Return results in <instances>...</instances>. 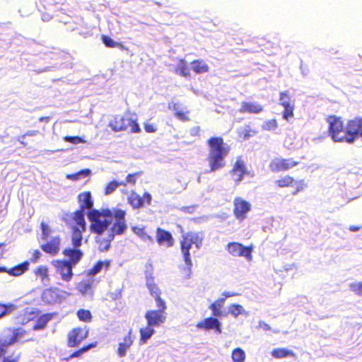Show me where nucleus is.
Returning <instances> with one entry per match:
<instances>
[{"instance_id":"nucleus-1","label":"nucleus","mask_w":362,"mask_h":362,"mask_svg":"<svg viewBox=\"0 0 362 362\" xmlns=\"http://www.w3.org/2000/svg\"><path fill=\"white\" fill-rule=\"evenodd\" d=\"M125 216L126 212L122 209L92 210L87 214L90 231L98 235L96 242L100 251H107L115 235L125 233L127 229Z\"/></svg>"},{"instance_id":"nucleus-2","label":"nucleus","mask_w":362,"mask_h":362,"mask_svg":"<svg viewBox=\"0 0 362 362\" xmlns=\"http://www.w3.org/2000/svg\"><path fill=\"white\" fill-rule=\"evenodd\" d=\"M207 144L209 145L207 161L210 170L206 173L216 172L226 165L225 158L229 153V148L221 137H212L208 140Z\"/></svg>"},{"instance_id":"nucleus-3","label":"nucleus","mask_w":362,"mask_h":362,"mask_svg":"<svg viewBox=\"0 0 362 362\" xmlns=\"http://www.w3.org/2000/svg\"><path fill=\"white\" fill-rule=\"evenodd\" d=\"M203 238L199 233L189 232L182 235L180 241L181 252L186 267L184 268V272L187 278H189L192 273V262L189 250L192 245H195L197 249H199L202 244Z\"/></svg>"},{"instance_id":"nucleus-4","label":"nucleus","mask_w":362,"mask_h":362,"mask_svg":"<svg viewBox=\"0 0 362 362\" xmlns=\"http://www.w3.org/2000/svg\"><path fill=\"white\" fill-rule=\"evenodd\" d=\"M109 127L114 132H121L129 129L132 133H139L141 129L136 123L135 115L127 113L124 116H116L109 122Z\"/></svg>"},{"instance_id":"nucleus-5","label":"nucleus","mask_w":362,"mask_h":362,"mask_svg":"<svg viewBox=\"0 0 362 362\" xmlns=\"http://www.w3.org/2000/svg\"><path fill=\"white\" fill-rule=\"evenodd\" d=\"M327 122L329 124V135L334 141L352 143L349 139L351 134H349L348 124L344 129L340 118L336 116H329Z\"/></svg>"},{"instance_id":"nucleus-6","label":"nucleus","mask_w":362,"mask_h":362,"mask_svg":"<svg viewBox=\"0 0 362 362\" xmlns=\"http://www.w3.org/2000/svg\"><path fill=\"white\" fill-rule=\"evenodd\" d=\"M24 331L21 329H8L0 335V356L5 353V348L21 339Z\"/></svg>"},{"instance_id":"nucleus-7","label":"nucleus","mask_w":362,"mask_h":362,"mask_svg":"<svg viewBox=\"0 0 362 362\" xmlns=\"http://www.w3.org/2000/svg\"><path fill=\"white\" fill-rule=\"evenodd\" d=\"M226 250L233 257H244L247 261L252 259V248L245 247L239 243H229L226 246Z\"/></svg>"},{"instance_id":"nucleus-8","label":"nucleus","mask_w":362,"mask_h":362,"mask_svg":"<svg viewBox=\"0 0 362 362\" xmlns=\"http://www.w3.org/2000/svg\"><path fill=\"white\" fill-rule=\"evenodd\" d=\"M280 104L284 108L283 112V118L286 121H289L293 117L294 102H291V98L288 91L281 92L279 98Z\"/></svg>"},{"instance_id":"nucleus-9","label":"nucleus","mask_w":362,"mask_h":362,"mask_svg":"<svg viewBox=\"0 0 362 362\" xmlns=\"http://www.w3.org/2000/svg\"><path fill=\"white\" fill-rule=\"evenodd\" d=\"M233 204L235 217L240 221L244 220L246 218V214L251 210V204L241 197L235 198Z\"/></svg>"},{"instance_id":"nucleus-10","label":"nucleus","mask_w":362,"mask_h":362,"mask_svg":"<svg viewBox=\"0 0 362 362\" xmlns=\"http://www.w3.org/2000/svg\"><path fill=\"white\" fill-rule=\"evenodd\" d=\"M88 331L86 327H77L73 329L68 335V346L69 347H75L88 337Z\"/></svg>"},{"instance_id":"nucleus-11","label":"nucleus","mask_w":362,"mask_h":362,"mask_svg":"<svg viewBox=\"0 0 362 362\" xmlns=\"http://www.w3.org/2000/svg\"><path fill=\"white\" fill-rule=\"evenodd\" d=\"M145 318L148 325L159 327L165 322L166 320V313L156 310H150L146 313Z\"/></svg>"},{"instance_id":"nucleus-12","label":"nucleus","mask_w":362,"mask_h":362,"mask_svg":"<svg viewBox=\"0 0 362 362\" xmlns=\"http://www.w3.org/2000/svg\"><path fill=\"white\" fill-rule=\"evenodd\" d=\"M73 266L71 263L67 261H58L56 262L57 273L61 276L63 281H71L73 276Z\"/></svg>"},{"instance_id":"nucleus-13","label":"nucleus","mask_w":362,"mask_h":362,"mask_svg":"<svg viewBox=\"0 0 362 362\" xmlns=\"http://www.w3.org/2000/svg\"><path fill=\"white\" fill-rule=\"evenodd\" d=\"M349 139L354 143L358 137L362 138V117H356L348 122Z\"/></svg>"},{"instance_id":"nucleus-14","label":"nucleus","mask_w":362,"mask_h":362,"mask_svg":"<svg viewBox=\"0 0 362 362\" xmlns=\"http://www.w3.org/2000/svg\"><path fill=\"white\" fill-rule=\"evenodd\" d=\"M247 173L245 162L240 158H238L230 171L233 179L237 184H239L242 181L243 176Z\"/></svg>"},{"instance_id":"nucleus-15","label":"nucleus","mask_w":362,"mask_h":362,"mask_svg":"<svg viewBox=\"0 0 362 362\" xmlns=\"http://www.w3.org/2000/svg\"><path fill=\"white\" fill-rule=\"evenodd\" d=\"M221 323L216 317H208L197 325L198 329L205 330L214 329L216 332L221 333Z\"/></svg>"},{"instance_id":"nucleus-16","label":"nucleus","mask_w":362,"mask_h":362,"mask_svg":"<svg viewBox=\"0 0 362 362\" xmlns=\"http://www.w3.org/2000/svg\"><path fill=\"white\" fill-rule=\"evenodd\" d=\"M60 239L58 236L53 237L45 244L41 245L42 250L52 255H57L59 251Z\"/></svg>"},{"instance_id":"nucleus-17","label":"nucleus","mask_w":362,"mask_h":362,"mask_svg":"<svg viewBox=\"0 0 362 362\" xmlns=\"http://www.w3.org/2000/svg\"><path fill=\"white\" fill-rule=\"evenodd\" d=\"M263 107L257 102H243L239 110L240 113L259 114Z\"/></svg>"},{"instance_id":"nucleus-18","label":"nucleus","mask_w":362,"mask_h":362,"mask_svg":"<svg viewBox=\"0 0 362 362\" xmlns=\"http://www.w3.org/2000/svg\"><path fill=\"white\" fill-rule=\"evenodd\" d=\"M156 238L159 245H165L168 247L173 245V238L172 235L161 228L157 229Z\"/></svg>"},{"instance_id":"nucleus-19","label":"nucleus","mask_w":362,"mask_h":362,"mask_svg":"<svg viewBox=\"0 0 362 362\" xmlns=\"http://www.w3.org/2000/svg\"><path fill=\"white\" fill-rule=\"evenodd\" d=\"M42 299L47 304H53L61 302L62 297L55 290L46 289L42 293Z\"/></svg>"},{"instance_id":"nucleus-20","label":"nucleus","mask_w":362,"mask_h":362,"mask_svg":"<svg viewBox=\"0 0 362 362\" xmlns=\"http://www.w3.org/2000/svg\"><path fill=\"white\" fill-rule=\"evenodd\" d=\"M169 109L172 110L175 112V116L182 121H186L188 118L186 116V114L188 112L186 110V108L178 103H175L174 100H172L168 105Z\"/></svg>"},{"instance_id":"nucleus-21","label":"nucleus","mask_w":362,"mask_h":362,"mask_svg":"<svg viewBox=\"0 0 362 362\" xmlns=\"http://www.w3.org/2000/svg\"><path fill=\"white\" fill-rule=\"evenodd\" d=\"M91 198V194L89 192L81 193L78 197V202L80 203V209L83 211L88 209L90 210L88 213L91 211L93 206V202Z\"/></svg>"},{"instance_id":"nucleus-22","label":"nucleus","mask_w":362,"mask_h":362,"mask_svg":"<svg viewBox=\"0 0 362 362\" xmlns=\"http://www.w3.org/2000/svg\"><path fill=\"white\" fill-rule=\"evenodd\" d=\"M132 343L133 339L131 337V332H129L128 335L123 339V341L119 344L117 351V355L121 358L125 356Z\"/></svg>"},{"instance_id":"nucleus-23","label":"nucleus","mask_w":362,"mask_h":362,"mask_svg":"<svg viewBox=\"0 0 362 362\" xmlns=\"http://www.w3.org/2000/svg\"><path fill=\"white\" fill-rule=\"evenodd\" d=\"M64 255L70 259L72 265L76 264L83 256V252L78 248H68L64 250Z\"/></svg>"},{"instance_id":"nucleus-24","label":"nucleus","mask_w":362,"mask_h":362,"mask_svg":"<svg viewBox=\"0 0 362 362\" xmlns=\"http://www.w3.org/2000/svg\"><path fill=\"white\" fill-rule=\"evenodd\" d=\"M224 303L225 298H220L209 306V309L211 310L213 316L216 317H221L223 316L221 309L223 306Z\"/></svg>"},{"instance_id":"nucleus-25","label":"nucleus","mask_w":362,"mask_h":362,"mask_svg":"<svg viewBox=\"0 0 362 362\" xmlns=\"http://www.w3.org/2000/svg\"><path fill=\"white\" fill-rule=\"evenodd\" d=\"M270 169L273 172H279L287 170L288 166H286L285 159L276 158L274 159L270 163Z\"/></svg>"},{"instance_id":"nucleus-26","label":"nucleus","mask_w":362,"mask_h":362,"mask_svg":"<svg viewBox=\"0 0 362 362\" xmlns=\"http://www.w3.org/2000/svg\"><path fill=\"white\" fill-rule=\"evenodd\" d=\"M84 231L79 228H73L71 241L74 247L78 248L81 245L82 233Z\"/></svg>"},{"instance_id":"nucleus-27","label":"nucleus","mask_w":362,"mask_h":362,"mask_svg":"<svg viewBox=\"0 0 362 362\" xmlns=\"http://www.w3.org/2000/svg\"><path fill=\"white\" fill-rule=\"evenodd\" d=\"M155 333L153 327L148 325L146 327L140 329L141 339L140 341L141 344H146L147 341L152 337Z\"/></svg>"},{"instance_id":"nucleus-28","label":"nucleus","mask_w":362,"mask_h":362,"mask_svg":"<svg viewBox=\"0 0 362 362\" xmlns=\"http://www.w3.org/2000/svg\"><path fill=\"white\" fill-rule=\"evenodd\" d=\"M146 286L153 298L160 296V291L157 285L154 283L153 278L151 276H146Z\"/></svg>"},{"instance_id":"nucleus-29","label":"nucleus","mask_w":362,"mask_h":362,"mask_svg":"<svg viewBox=\"0 0 362 362\" xmlns=\"http://www.w3.org/2000/svg\"><path fill=\"white\" fill-rule=\"evenodd\" d=\"M191 64L192 69L197 74L206 73L209 71L208 65L203 60H195Z\"/></svg>"},{"instance_id":"nucleus-30","label":"nucleus","mask_w":362,"mask_h":362,"mask_svg":"<svg viewBox=\"0 0 362 362\" xmlns=\"http://www.w3.org/2000/svg\"><path fill=\"white\" fill-rule=\"evenodd\" d=\"M93 281L92 279H86L80 282L77 288L83 295H87L91 292Z\"/></svg>"},{"instance_id":"nucleus-31","label":"nucleus","mask_w":362,"mask_h":362,"mask_svg":"<svg viewBox=\"0 0 362 362\" xmlns=\"http://www.w3.org/2000/svg\"><path fill=\"white\" fill-rule=\"evenodd\" d=\"M272 356L276 358H283L287 356L295 357L296 354L291 350L286 349H275L272 351Z\"/></svg>"},{"instance_id":"nucleus-32","label":"nucleus","mask_w":362,"mask_h":362,"mask_svg":"<svg viewBox=\"0 0 362 362\" xmlns=\"http://www.w3.org/2000/svg\"><path fill=\"white\" fill-rule=\"evenodd\" d=\"M84 211L79 209L74 213V220L77 224L76 228H81L83 230H86V221L84 219Z\"/></svg>"},{"instance_id":"nucleus-33","label":"nucleus","mask_w":362,"mask_h":362,"mask_svg":"<svg viewBox=\"0 0 362 362\" xmlns=\"http://www.w3.org/2000/svg\"><path fill=\"white\" fill-rule=\"evenodd\" d=\"M128 202L134 209H139L144 205L143 199L135 192L132 193L128 199Z\"/></svg>"},{"instance_id":"nucleus-34","label":"nucleus","mask_w":362,"mask_h":362,"mask_svg":"<svg viewBox=\"0 0 362 362\" xmlns=\"http://www.w3.org/2000/svg\"><path fill=\"white\" fill-rule=\"evenodd\" d=\"M35 274L37 276L41 279L42 282L44 284H47L49 281L48 276V269L45 266L39 267L35 271Z\"/></svg>"},{"instance_id":"nucleus-35","label":"nucleus","mask_w":362,"mask_h":362,"mask_svg":"<svg viewBox=\"0 0 362 362\" xmlns=\"http://www.w3.org/2000/svg\"><path fill=\"white\" fill-rule=\"evenodd\" d=\"M228 312L235 318L240 315H248V313L245 310L242 305L238 304H232L229 306Z\"/></svg>"},{"instance_id":"nucleus-36","label":"nucleus","mask_w":362,"mask_h":362,"mask_svg":"<svg viewBox=\"0 0 362 362\" xmlns=\"http://www.w3.org/2000/svg\"><path fill=\"white\" fill-rule=\"evenodd\" d=\"M52 319V315L49 314L43 315L38 318L35 325L33 327V329L39 330L44 329L47 322Z\"/></svg>"},{"instance_id":"nucleus-37","label":"nucleus","mask_w":362,"mask_h":362,"mask_svg":"<svg viewBox=\"0 0 362 362\" xmlns=\"http://www.w3.org/2000/svg\"><path fill=\"white\" fill-rule=\"evenodd\" d=\"M91 173V171L89 169H85L80 170L79 172L74 174H68L66 175V178L73 181L79 180L82 178L88 177Z\"/></svg>"},{"instance_id":"nucleus-38","label":"nucleus","mask_w":362,"mask_h":362,"mask_svg":"<svg viewBox=\"0 0 362 362\" xmlns=\"http://www.w3.org/2000/svg\"><path fill=\"white\" fill-rule=\"evenodd\" d=\"M175 72L182 76L187 77L189 74V69L185 60L180 59L176 66Z\"/></svg>"},{"instance_id":"nucleus-39","label":"nucleus","mask_w":362,"mask_h":362,"mask_svg":"<svg viewBox=\"0 0 362 362\" xmlns=\"http://www.w3.org/2000/svg\"><path fill=\"white\" fill-rule=\"evenodd\" d=\"M28 262H24L23 264H19L12 269H11L8 273L10 275L18 276L23 274L28 269Z\"/></svg>"},{"instance_id":"nucleus-40","label":"nucleus","mask_w":362,"mask_h":362,"mask_svg":"<svg viewBox=\"0 0 362 362\" xmlns=\"http://www.w3.org/2000/svg\"><path fill=\"white\" fill-rule=\"evenodd\" d=\"M121 185L125 186L126 183L116 180H113L109 182L105 188V194L110 195L112 194L117 189V188Z\"/></svg>"},{"instance_id":"nucleus-41","label":"nucleus","mask_w":362,"mask_h":362,"mask_svg":"<svg viewBox=\"0 0 362 362\" xmlns=\"http://www.w3.org/2000/svg\"><path fill=\"white\" fill-rule=\"evenodd\" d=\"M18 306L15 304H0V318L3 317L4 316L8 314H10L13 311L16 310Z\"/></svg>"},{"instance_id":"nucleus-42","label":"nucleus","mask_w":362,"mask_h":362,"mask_svg":"<svg viewBox=\"0 0 362 362\" xmlns=\"http://www.w3.org/2000/svg\"><path fill=\"white\" fill-rule=\"evenodd\" d=\"M232 359L233 362H244L245 360V353L240 348L235 349L232 352Z\"/></svg>"},{"instance_id":"nucleus-43","label":"nucleus","mask_w":362,"mask_h":362,"mask_svg":"<svg viewBox=\"0 0 362 362\" xmlns=\"http://www.w3.org/2000/svg\"><path fill=\"white\" fill-rule=\"evenodd\" d=\"M109 265H110V263L108 262L100 261L88 272V274L90 276H93L96 275L97 274H98L102 270V269L103 268L104 266H106V267H108Z\"/></svg>"},{"instance_id":"nucleus-44","label":"nucleus","mask_w":362,"mask_h":362,"mask_svg":"<svg viewBox=\"0 0 362 362\" xmlns=\"http://www.w3.org/2000/svg\"><path fill=\"white\" fill-rule=\"evenodd\" d=\"M132 231L137 235L139 237H140L143 240L146 241H153L151 237L148 235L143 228H139V227H133Z\"/></svg>"},{"instance_id":"nucleus-45","label":"nucleus","mask_w":362,"mask_h":362,"mask_svg":"<svg viewBox=\"0 0 362 362\" xmlns=\"http://www.w3.org/2000/svg\"><path fill=\"white\" fill-rule=\"evenodd\" d=\"M78 318L84 322H89L91 320V313L88 310L81 309L77 312Z\"/></svg>"},{"instance_id":"nucleus-46","label":"nucleus","mask_w":362,"mask_h":362,"mask_svg":"<svg viewBox=\"0 0 362 362\" xmlns=\"http://www.w3.org/2000/svg\"><path fill=\"white\" fill-rule=\"evenodd\" d=\"M96 346V343H93V344H90L88 346H86L84 347H83L82 349L74 352L71 356H70V358H76V357H79L81 354H84L85 352L89 351L90 349L93 348Z\"/></svg>"},{"instance_id":"nucleus-47","label":"nucleus","mask_w":362,"mask_h":362,"mask_svg":"<svg viewBox=\"0 0 362 362\" xmlns=\"http://www.w3.org/2000/svg\"><path fill=\"white\" fill-rule=\"evenodd\" d=\"M278 124L276 119H270L266 121L263 125L262 129L267 131H272L277 128Z\"/></svg>"},{"instance_id":"nucleus-48","label":"nucleus","mask_w":362,"mask_h":362,"mask_svg":"<svg viewBox=\"0 0 362 362\" xmlns=\"http://www.w3.org/2000/svg\"><path fill=\"white\" fill-rule=\"evenodd\" d=\"M293 181V179L290 176H285L284 178L278 180L276 183L280 187L289 186Z\"/></svg>"},{"instance_id":"nucleus-49","label":"nucleus","mask_w":362,"mask_h":362,"mask_svg":"<svg viewBox=\"0 0 362 362\" xmlns=\"http://www.w3.org/2000/svg\"><path fill=\"white\" fill-rule=\"evenodd\" d=\"M350 289L358 296H362V282H355L349 285Z\"/></svg>"},{"instance_id":"nucleus-50","label":"nucleus","mask_w":362,"mask_h":362,"mask_svg":"<svg viewBox=\"0 0 362 362\" xmlns=\"http://www.w3.org/2000/svg\"><path fill=\"white\" fill-rule=\"evenodd\" d=\"M64 141H66V142H69V143H71V144H81V143H86V141L83 140L82 138L79 137V136H64Z\"/></svg>"},{"instance_id":"nucleus-51","label":"nucleus","mask_w":362,"mask_h":362,"mask_svg":"<svg viewBox=\"0 0 362 362\" xmlns=\"http://www.w3.org/2000/svg\"><path fill=\"white\" fill-rule=\"evenodd\" d=\"M156 303L157 310L158 311H162L163 313H165V310L167 306L164 300H163L160 296L154 298Z\"/></svg>"},{"instance_id":"nucleus-52","label":"nucleus","mask_w":362,"mask_h":362,"mask_svg":"<svg viewBox=\"0 0 362 362\" xmlns=\"http://www.w3.org/2000/svg\"><path fill=\"white\" fill-rule=\"evenodd\" d=\"M41 229H42V238L46 240L50 233V228L48 225L45 224L44 222L41 223Z\"/></svg>"},{"instance_id":"nucleus-53","label":"nucleus","mask_w":362,"mask_h":362,"mask_svg":"<svg viewBox=\"0 0 362 362\" xmlns=\"http://www.w3.org/2000/svg\"><path fill=\"white\" fill-rule=\"evenodd\" d=\"M140 175V173H134V174H129L126 177V181L124 182L127 183H130L132 185H135L136 178Z\"/></svg>"},{"instance_id":"nucleus-54","label":"nucleus","mask_w":362,"mask_h":362,"mask_svg":"<svg viewBox=\"0 0 362 362\" xmlns=\"http://www.w3.org/2000/svg\"><path fill=\"white\" fill-rule=\"evenodd\" d=\"M103 42L108 47H114L116 45V42L107 36H103Z\"/></svg>"},{"instance_id":"nucleus-55","label":"nucleus","mask_w":362,"mask_h":362,"mask_svg":"<svg viewBox=\"0 0 362 362\" xmlns=\"http://www.w3.org/2000/svg\"><path fill=\"white\" fill-rule=\"evenodd\" d=\"M19 354L9 356L4 358L3 362H18L19 360Z\"/></svg>"},{"instance_id":"nucleus-56","label":"nucleus","mask_w":362,"mask_h":362,"mask_svg":"<svg viewBox=\"0 0 362 362\" xmlns=\"http://www.w3.org/2000/svg\"><path fill=\"white\" fill-rule=\"evenodd\" d=\"M258 327L265 330V331H269L272 329L271 327L266 323L265 322L262 320H259L258 323Z\"/></svg>"},{"instance_id":"nucleus-57","label":"nucleus","mask_w":362,"mask_h":362,"mask_svg":"<svg viewBox=\"0 0 362 362\" xmlns=\"http://www.w3.org/2000/svg\"><path fill=\"white\" fill-rule=\"evenodd\" d=\"M286 166H288V170L297 165L298 162L293 161L291 159H285Z\"/></svg>"},{"instance_id":"nucleus-58","label":"nucleus","mask_w":362,"mask_h":362,"mask_svg":"<svg viewBox=\"0 0 362 362\" xmlns=\"http://www.w3.org/2000/svg\"><path fill=\"white\" fill-rule=\"evenodd\" d=\"M39 133L38 131L36 130H30L28 131L25 134L21 136V138L25 139L27 136H35Z\"/></svg>"},{"instance_id":"nucleus-59","label":"nucleus","mask_w":362,"mask_h":362,"mask_svg":"<svg viewBox=\"0 0 362 362\" xmlns=\"http://www.w3.org/2000/svg\"><path fill=\"white\" fill-rule=\"evenodd\" d=\"M41 257V252L38 250H35L33 253V256L31 257V260L33 262H37Z\"/></svg>"},{"instance_id":"nucleus-60","label":"nucleus","mask_w":362,"mask_h":362,"mask_svg":"<svg viewBox=\"0 0 362 362\" xmlns=\"http://www.w3.org/2000/svg\"><path fill=\"white\" fill-rule=\"evenodd\" d=\"M145 130L146 132L153 133L156 131V127L153 124H145Z\"/></svg>"},{"instance_id":"nucleus-61","label":"nucleus","mask_w":362,"mask_h":362,"mask_svg":"<svg viewBox=\"0 0 362 362\" xmlns=\"http://www.w3.org/2000/svg\"><path fill=\"white\" fill-rule=\"evenodd\" d=\"M144 200V202L146 201L148 204H151V195L148 192H146L144 194V197H141Z\"/></svg>"},{"instance_id":"nucleus-62","label":"nucleus","mask_w":362,"mask_h":362,"mask_svg":"<svg viewBox=\"0 0 362 362\" xmlns=\"http://www.w3.org/2000/svg\"><path fill=\"white\" fill-rule=\"evenodd\" d=\"M236 294L234 293L228 292V291H225L222 293V296H224L223 298H225V299L227 298L231 297V296H234Z\"/></svg>"},{"instance_id":"nucleus-63","label":"nucleus","mask_w":362,"mask_h":362,"mask_svg":"<svg viewBox=\"0 0 362 362\" xmlns=\"http://www.w3.org/2000/svg\"><path fill=\"white\" fill-rule=\"evenodd\" d=\"M194 210V206H188L184 208V211L187 213H192Z\"/></svg>"},{"instance_id":"nucleus-64","label":"nucleus","mask_w":362,"mask_h":362,"mask_svg":"<svg viewBox=\"0 0 362 362\" xmlns=\"http://www.w3.org/2000/svg\"><path fill=\"white\" fill-rule=\"evenodd\" d=\"M25 139L21 138V136L18 137L17 140L23 146H26L27 144L24 141Z\"/></svg>"}]
</instances>
